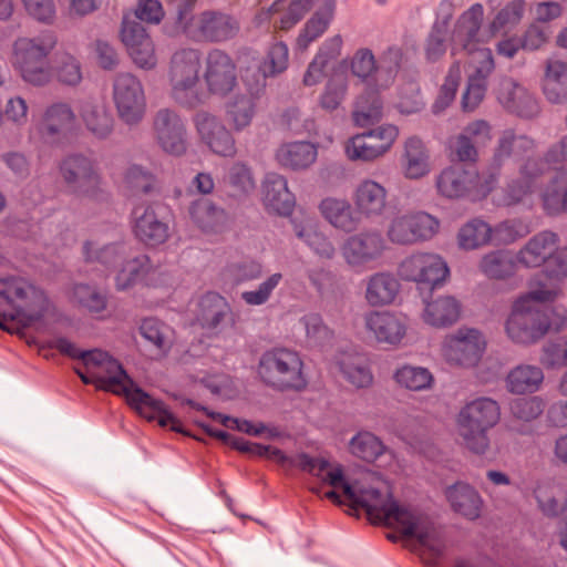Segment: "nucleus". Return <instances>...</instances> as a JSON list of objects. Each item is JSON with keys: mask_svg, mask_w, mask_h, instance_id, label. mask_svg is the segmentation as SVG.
I'll return each mask as SVG.
<instances>
[{"mask_svg": "<svg viewBox=\"0 0 567 567\" xmlns=\"http://www.w3.org/2000/svg\"><path fill=\"white\" fill-rule=\"evenodd\" d=\"M250 457L260 456L285 468L298 467L332 487L324 496L336 503L362 511L373 525L392 528L398 537L427 565H436L443 555V540L432 519L410 504L398 501L392 486L380 475L367 472L360 480L348 483L342 467L319 457L285 455L270 445L250 443Z\"/></svg>", "mask_w": 567, "mask_h": 567, "instance_id": "obj_1", "label": "nucleus"}, {"mask_svg": "<svg viewBox=\"0 0 567 567\" xmlns=\"http://www.w3.org/2000/svg\"><path fill=\"white\" fill-rule=\"evenodd\" d=\"M82 361L85 372L76 370L85 384H94L97 389L124 395L128 404L148 421H157L162 427L183 432L181 421L161 400L154 399L137 386L127 375L122 364L109 353L94 349L84 352Z\"/></svg>", "mask_w": 567, "mask_h": 567, "instance_id": "obj_2", "label": "nucleus"}, {"mask_svg": "<svg viewBox=\"0 0 567 567\" xmlns=\"http://www.w3.org/2000/svg\"><path fill=\"white\" fill-rule=\"evenodd\" d=\"M558 292L557 287L542 285L518 296L506 321L508 338L516 343L530 344L549 331L563 330L567 323V310L564 307L546 306Z\"/></svg>", "mask_w": 567, "mask_h": 567, "instance_id": "obj_3", "label": "nucleus"}, {"mask_svg": "<svg viewBox=\"0 0 567 567\" xmlns=\"http://www.w3.org/2000/svg\"><path fill=\"white\" fill-rule=\"evenodd\" d=\"M484 8L481 3L471 6L458 19L452 34V54L460 50L468 54V80L462 97L465 112L474 111L483 101L487 79L494 71L495 63L492 50L480 48L478 32L483 21Z\"/></svg>", "mask_w": 567, "mask_h": 567, "instance_id": "obj_4", "label": "nucleus"}, {"mask_svg": "<svg viewBox=\"0 0 567 567\" xmlns=\"http://www.w3.org/2000/svg\"><path fill=\"white\" fill-rule=\"evenodd\" d=\"M87 261H96L106 268H116L115 287L117 290H127L143 281L147 286L164 284L163 271L151 264L146 255L128 257L123 243L105 244L89 240L83 246Z\"/></svg>", "mask_w": 567, "mask_h": 567, "instance_id": "obj_5", "label": "nucleus"}, {"mask_svg": "<svg viewBox=\"0 0 567 567\" xmlns=\"http://www.w3.org/2000/svg\"><path fill=\"white\" fill-rule=\"evenodd\" d=\"M58 45V35L43 30L35 35H19L10 49V64L18 76L28 85L42 87L52 78L50 56Z\"/></svg>", "mask_w": 567, "mask_h": 567, "instance_id": "obj_6", "label": "nucleus"}, {"mask_svg": "<svg viewBox=\"0 0 567 567\" xmlns=\"http://www.w3.org/2000/svg\"><path fill=\"white\" fill-rule=\"evenodd\" d=\"M203 54L194 47H179L171 55L167 81L172 100L182 107L196 109L207 102L200 83Z\"/></svg>", "mask_w": 567, "mask_h": 567, "instance_id": "obj_7", "label": "nucleus"}, {"mask_svg": "<svg viewBox=\"0 0 567 567\" xmlns=\"http://www.w3.org/2000/svg\"><path fill=\"white\" fill-rule=\"evenodd\" d=\"M176 7L175 25L178 33L194 43H218L234 38L238 24L231 17L212 10L194 14L198 0H171Z\"/></svg>", "mask_w": 567, "mask_h": 567, "instance_id": "obj_8", "label": "nucleus"}, {"mask_svg": "<svg viewBox=\"0 0 567 567\" xmlns=\"http://www.w3.org/2000/svg\"><path fill=\"white\" fill-rule=\"evenodd\" d=\"M565 163H567V135L548 151L545 161L528 157L520 167L519 177L497 193L494 196V203L498 206L525 204L538 186V178L545 168L557 169Z\"/></svg>", "mask_w": 567, "mask_h": 567, "instance_id": "obj_9", "label": "nucleus"}, {"mask_svg": "<svg viewBox=\"0 0 567 567\" xmlns=\"http://www.w3.org/2000/svg\"><path fill=\"white\" fill-rule=\"evenodd\" d=\"M501 419V409L496 401L480 398L467 403L456 420L457 433L466 449L483 454L488 449V430Z\"/></svg>", "mask_w": 567, "mask_h": 567, "instance_id": "obj_10", "label": "nucleus"}, {"mask_svg": "<svg viewBox=\"0 0 567 567\" xmlns=\"http://www.w3.org/2000/svg\"><path fill=\"white\" fill-rule=\"evenodd\" d=\"M258 375L265 384L279 391H302L308 384L300 354L287 348L266 351L259 361Z\"/></svg>", "mask_w": 567, "mask_h": 567, "instance_id": "obj_11", "label": "nucleus"}, {"mask_svg": "<svg viewBox=\"0 0 567 567\" xmlns=\"http://www.w3.org/2000/svg\"><path fill=\"white\" fill-rule=\"evenodd\" d=\"M558 236L549 230L534 235L516 252L517 261L524 268H549L550 278L567 277V247L558 248Z\"/></svg>", "mask_w": 567, "mask_h": 567, "instance_id": "obj_12", "label": "nucleus"}, {"mask_svg": "<svg viewBox=\"0 0 567 567\" xmlns=\"http://www.w3.org/2000/svg\"><path fill=\"white\" fill-rule=\"evenodd\" d=\"M496 184L494 174L470 171L460 164L444 168L436 177L437 192L446 198L486 197Z\"/></svg>", "mask_w": 567, "mask_h": 567, "instance_id": "obj_13", "label": "nucleus"}, {"mask_svg": "<svg viewBox=\"0 0 567 567\" xmlns=\"http://www.w3.org/2000/svg\"><path fill=\"white\" fill-rule=\"evenodd\" d=\"M112 100L121 122L137 126L146 114V95L141 80L128 72L117 73L112 83Z\"/></svg>", "mask_w": 567, "mask_h": 567, "instance_id": "obj_14", "label": "nucleus"}, {"mask_svg": "<svg viewBox=\"0 0 567 567\" xmlns=\"http://www.w3.org/2000/svg\"><path fill=\"white\" fill-rule=\"evenodd\" d=\"M440 221L425 212L398 213L386 226V237L394 245L409 246L433 238Z\"/></svg>", "mask_w": 567, "mask_h": 567, "instance_id": "obj_15", "label": "nucleus"}, {"mask_svg": "<svg viewBox=\"0 0 567 567\" xmlns=\"http://www.w3.org/2000/svg\"><path fill=\"white\" fill-rule=\"evenodd\" d=\"M60 175L68 190L76 196H93L101 184L96 161L81 153L70 154L61 161Z\"/></svg>", "mask_w": 567, "mask_h": 567, "instance_id": "obj_16", "label": "nucleus"}, {"mask_svg": "<svg viewBox=\"0 0 567 567\" xmlns=\"http://www.w3.org/2000/svg\"><path fill=\"white\" fill-rule=\"evenodd\" d=\"M399 134V127L393 124L380 125L349 138L344 143V153L350 161H375L391 151Z\"/></svg>", "mask_w": 567, "mask_h": 567, "instance_id": "obj_17", "label": "nucleus"}, {"mask_svg": "<svg viewBox=\"0 0 567 567\" xmlns=\"http://www.w3.org/2000/svg\"><path fill=\"white\" fill-rule=\"evenodd\" d=\"M205 93L225 97L238 87V70L233 58L223 50L212 49L204 60Z\"/></svg>", "mask_w": 567, "mask_h": 567, "instance_id": "obj_18", "label": "nucleus"}, {"mask_svg": "<svg viewBox=\"0 0 567 567\" xmlns=\"http://www.w3.org/2000/svg\"><path fill=\"white\" fill-rule=\"evenodd\" d=\"M398 274L405 281L434 288L447 279L450 269L440 255L417 251L401 261Z\"/></svg>", "mask_w": 567, "mask_h": 567, "instance_id": "obj_19", "label": "nucleus"}, {"mask_svg": "<svg viewBox=\"0 0 567 567\" xmlns=\"http://www.w3.org/2000/svg\"><path fill=\"white\" fill-rule=\"evenodd\" d=\"M152 130L154 141L164 153L182 156L187 152L186 123L176 111L167 107L158 110L153 117Z\"/></svg>", "mask_w": 567, "mask_h": 567, "instance_id": "obj_20", "label": "nucleus"}, {"mask_svg": "<svg viewBox=\"0 0 567 567\" xmlns=\"http://www.w3.org/2000/svg\"><path fill=\"white\" fill-rule=\"evenodd\" d=\"M485 347V339L478 330L461 328L445 338L442 354L449 363L467 368L480 361Z\"/></svg>", "mask_w": 567, "mask_h": 567, "instance_id": "obj_21", "label": "nucleus"}, {"mask_svg": "<svg viewBox=\"0 0 567 567\" xmlns=\"http://www.w3.org/2000/svg\"><path fill=\"white\" fill-rule=\"evenodd\" d=\"M120 37L133 63L142 70H154L158 64L155 43L141 22L123 19Z\"/></svg>", "mask_w": 567, "mask_h": 567, "instance_id": "obj_22", "label": "nucleus"}, {"mask_svg": "<svg viewBox=\"0 0 567 567\" xmlns=\"http://www.w3.org/2000/svg\"><path fill=\"white\" fill-rule=\"evenodd\" d=\"M76 120V113L70 103L55 101L44 109L39 132L48 143L60 144L73 134Z\"/></svg>", "mask_w": 567, "mask_h": 567, "instance_id": "obj_23", "label": "nucleus"}, {"mask_svg": "<svg viewBox=\"0 0 567 567\" xmlns=\"http://www.w3.org/2000/svg\"><path fill=\"white\" fill-rule=\"evenodd\" d=\"M385 249L383 238L378 233H362L349 237L342 246L347 264L359 270L373 268Z\"/></svg>", "mask_w": 567, "mask_h": 567, "instance_id": "obj_24", "label": "nucleus"}, {"mask_svg": "<svg viewBox=\"0 0 567 567\" xmlns=\"http://www.w3.org/2000/svg\"><path fill=\"white\" fill-rule=\"evenodd\" d=\"M193 122L200 142L213 153L220 156H233L236 153L235 141L218 116L199 111Z\"/></svg>", "mask_w": 567, "mask_h": 567, "instance_id": "obj_25", "label": "nucleus"}, {"mask_svg": "<svg viewBox=\"0 0 567 567\" xmlns=\"http://www.w3.org/2000/svg\"><path fill=\"white\" fill-rule=\"evenodd\" d=\"M351 199L360 219L378 218L385 212L388 190L380 183L364 178L355 185Z\"/></svg>", "mask_w": 567, "mask_h": 567, "instance_id": "obj_26", "label": "nucleus"}, {"mask_svg": "<svg viewBox=\"0 0 567 567\" xmlns=\"http://www.w3.org/2000/svg\"><path fill=\"white\" fill-rule=\"evenodd\" d=\"M134 235L148 246H157L169 237V226L159 218L153 205H137L132 212Z\"/></svg>", "mask_w": 567, "mask_h": 567, "instance_id": "obj_27", "label": "nucleus"}, {"mask_svg": "<svg viewBox=\"0 0 567 567\" xmlns=\"http://www.w3.org/2000/svg\"><path fill=\"white\" fill-rule=\"evenodd\" d=\"M367 331L379 343L396 346L406 334V318L391 311H370L364 317Z\"/></svg>", "mask_w": 567, "mask_h": 567, "instance_id": "obj_28", "label": "nucleus"}, {"mask_svg": "<svg viewBox=\"0 0 567 567\" xmlns=\"http://www.w3.org/2000/svg\"><path fill=\"white\" fill-rule=\"evenodd\" d=\"M497 100L506 110L522 117H533L539 111L537 101L511 79H503L499 82Z\"/></svg>", "mask_w": 567, "mask_h": 567, "instance_id": "obj_29", "label": "nucleus"}, {"mask_svg": "<svg viewBox=\"0 0 567 567\" xmlns=\"http://www.w3.org/2000/svg\"><path fill=\"white\" fill-rule=\"evenodd\" d=\"M79 114L86 131L97 140H106L114 130V117L107 106L96 100L83 101Z\"/></svg>", "mask_w": 567, "mask_h": 567, "instance_id": "obj_30", "label": "nucleus"}, {"mask_svg": "<svg viewBox=\"0 0 567 567\" xmlns=\"http://www.w3.org/2000/svg\"><path fill=\"white\" fill-rule=\"evenodd\" d=\"M401 169L409 179H420L430 174V152L421 138L412 136L404 142Z\"/></svg>", "mask_w": 567, "mask_h": 567, "instance_id": "obj_31", "label": "nucleus"}, {"mask_svg": "<svg viewBox=\"0 0 567 567\" xmlns=\"http://www.w3.org/2000/svg\"><path fill=\"white\" fill-rule=\"evenodd\" d=\"M262 200L269 212L289 215L295 206V196L288 189L285 177L276 173L266 176L262 185Z\"/></svg>", "mask_w": 567, "mask_h": 567, "instance_id": "obj_32", "label": "nucleus"}, {"mask_svg": "<svg viewBox=\"0 0 567 567\" xmlns=\"http://www.w3.org/2000/svg\"><path fill=\"white\" fill-rule=\"evenodd\" d=\"M319 210L330 225L347 233L357 229L360 223L354 206L344 198L326 197L319 204Z\"/></svg>", "mask_w": 567, "mask_h": 567, "instance_id": "obj_33", "label": "nucleus"}, {"mask_svg": "<svg viewBox=\"0 0 567 567\" xmlns=\"http://www.w3.org/2000/svg\"><path fill=\"white\" fill-rule=\"evenodd\" d=\"M519 262L516 254L499 249L485 254L480 260L481 272L489 279L505 280L516 275Z\"/></svg>", "mask_w": 567, "mask_h": 567, "instance_id": "obj_34", "label": "nucleus"}, {"mask_svg": "<svg viewBox=\"0 0 567 567\" xmlns=\"http://www.w3.org/2000/svg\"><path fill=\"white\" fill-rule=\"evenodd\" d=\"M400 291L398 279L390 272H377L367 280L365 300L372 307L388 306L394 302Z\"/></svg>", "mask_w": 567, "mask_h": 567, "instance_id": "obj_35", "label": "nucleus"}, {"mask_svg": "<svg viewBox=\"0 0 567 567\" xmlns=\"http://www.w3.org/2000/svg\"><path fill=\"white\" fill-rule=\"evenodd\" d=\"M461 315L460 302L451 296H439L425 302L422 318L433 327H447L455 323Z\"/></svg>", "mask_w": 567, "mask_h": 567, "instance_id": "obj_36", "label": "nucleus"}, {"mask_svg": "<svg viewBox=\"0 0 567 567\" xmlns=\"http://www.w3.org/2000/svg\"><path fill=\"white\" fill-rule=\"evenodd\" d=\"M336 0H323L313 16L307 21L297 39V48L306 51L309 45L320 38L334 17Z\"/></svg>", "mask_w": 567, "mask_h": 567, "instance_id": "obj_37", "label": "nucleus"}, {"mask_svg": "<svg viewBox=\"0 0 567 567\" xmlns=\"http://www.w3.org/2000/svg\"><path fill=\"white\" fill-rule=\"evenodd\" d=\"M542 368L533 364H518L506 377V388L514 394H532L537 392L544 383Z\"/></svg>", "mask_w": 567, "mask_h": 567, "instance_id": "obj_38", "label": "nucleus"}, {"mask_svg": "<svg viewBox=\"0 0 567 567\" xmlns=\"http://www.w3.org/2000/svg\"><path fill=\"white\" fill-rule=\"evenodd\" d=\"M535 148V142L525 136L517 135L513 130H505L501 133L497 146L494 151L493 162L499 166L505 159L524 158Z\"/></svg>", "mask_w": 567, "mask_h": 567, "instance_id": "obj_39", "label": "nucleus"}, {"mask_svg": "<svg viewBox=\"0 0 567 567\" xmlns=\"http://www.w3.org/2000/svg\"><path fill=\"white\" fill-rule=\"evenodd\" d=\"M188 212L193 223L206 233L219 231L227 220L225 210L207 198L194 200Z\"/></svg>", "mask_w": 567, "mask_h": 567, "instance_id": "obj_40", "label": "nucleus"}, {"mask_svg": "<svg viewBox=\"0 0 567 567\" xmlns=\"http://www.w3.org/2000/svg\"><path fill=\"white\" fill-rule=\"evenodd\" d=\"M318 152L313 144L309 142H292L282 144L276 158L281 166L291 169L307 168L315 163Z\"/></svg>", "mask_w": 567, "mask_h": 567, "instance_id": "obj_41", "label": "nucleus"}, {"mask_svg": "<svg viewBox=\"0 0 567 567\" xmlns=\"http://www.w3.org/2000/svg\"><path fill=\"white\" fill-rule=\"evenodd\" d=\"M229 307L225 298L216 292L204 295L197 305L196 321L203 329L214 330L228 315Z\"/></svg>", "mask_w": 567, "mask_h": 567, "instance_id": "obj_42", "label": "nucleus"}, {"mask_svg": "<svg viewBox=\"0 0 567 567\" xmlns=\"http://www.w3.org/2000/svg\"><path fill=\"white\" fill-rule=\"evenodd\" d=\"M452 508L462 516L475 519L480 516L482 499L470 485L457 483L445 492Z\"/></svg>", "mask_w": 567, "mask_h": 567, "instance_id": "obj_43", "label": "nucleus"}, {"mask_svg": "<svg viewBox=\"0 0 567 567\" xmlns=\"http://www.w3.org/2000/svg\"><path fill=\"white\" fill-rule=\"evenodd\" d=\"M337 367L341 375L357 389L369 388L373 383L369 361L361 354H343Z\"/></svg>", "mask_w": 567, "mask_h": 567, "instance_id": "obj_44", "label": "nucleus"}, {"mask_svg": "<svg viewBox=\"0 0 567 567\" xmlns=\"http://www.w3.org/2000/svg\"><path fill=\"white\" fill-rule=\"evenodd\" d=\"M293 229L298 238L302 239L319 257L330 259L334 255V246L319 231L315 219L306 217L300 221L293 220Z\"/></svg>", "mask_w": 567, "mask_h": 567, "instance_id": "obj_45", "label": "nucleus"}, {"mask_svg": "<svg viewBox=\"0 0 567 567\" xmlns=\"http://www.w3.org/2000/svg\"><path fill=\"white\" fill-rule=\"evenodd\" d=\"M543 89L548 101L553 103L567 100V63L548 61Z\"/></svg>", "mask_w": 567, "mask_h": 567, "instance_id": "obj_46", "label": "nucleus"}, {"mask_svg": "<svg viewBox=\"0 0 567 567\" xmlns=\"http://www.w3.org/2000/svg\"><path fill=\"white\" fill-rule=\"evenodd\" d=\"M140 332L153 347L152 358H163L172 346V330L168 326L154 318L143 320Z\"/></svg>", "mask_w": 567, "mask_h": 567, "instance_id": "obj_47", "label": "nucleus"}, {"mask_svg": "<svg viewBox=\"0 0 567 567\" xmlns=\"http://www.w3.org/2000/svg\"><path fill=\"white\" fill-rule=\"evenodd\" d=\"M351 72L354 76L367 81L375 73V83L379 89H385L393 80L392 72L383 73L377 69L375 59L368 49L358 50L350 61Z\"/></svg>", "mask_w": 567, "mask_h": 567, "instance_id": "obj_48", "label": "nucleus"}, {"mask_svg": "<svg viewBox=\"0 0 567 567\" xmlns=\"http://www.w3.org/2000/svg\"><path fill=\"white\" fill-rule=\"evenodd\" d=\"M382 117V101L379 92L369 87L355 102L352 118L357 126L365 127Z\"/></svg>", "mask_w": 567, "mask_h": 567, "instance_id": "obj_49", "label": "nucleus"}, {"mask_svg": "<svg viewBox=\"0 0 567 567\" xmlns=\"http://www.w3.org/2000/svg\"><path fill=\"white\" fill-rule=\"evenodd\" d=\"M458 245L465 250H473L493 243L492 226L486 221L474 218L458 231Z\"/></svg>", "mask_w": 567, "mask_h": 567, "instance_id": "obj_50", "label": "nucleus"}, {"mask_svg": "<svg viewBox=\"0 0 567 567\" xmlns=\"http://www.w3.org/2000/svg\"><path fill=\"white\" fill-rule=\"evenodd\" d=\"M524 0H511L507 2L489 23L492 34L507 33L512 31L522 21L525 13Z\"/></svg>", "mask_w": 567, "mask_h": 567, "instance_id": "obj_51", "label": "nucleus"}, {"mask_svg": "<svg viewBox=\"0 0 567 567\" xmlns=\"http://www.w3.org/2000/svg\"><path fill=\"white\" fill-rule=\"evenodd\" d=\"M543 208L548 215L567 213V182L563 176L554 178L540 194Z\"/></svg>", "mask_w": 567, "mask_h": 567, "instance_id": "obj_52", "label": "nucleus"}, {"mask_svg": "<svg viewBox=\"0 0 567 567\" xmlns=\"http://www.w3.org/2000/svg\"><path fill=\"white\" fill-rule=\"evenodd\" d=\"M393 378L398 385L411 391L427 389L434 381L432 373L426 368L409 364L399 368Z\"/></svg>", "mask_w": 567, "mask_h": 567, "instance_id": "obj_53", "label": "nucleus"}, {"mask_svg": "<svg viewBox=\"0 0 567 567\" xmlns=\"http://www.w3.org/2000/svg\"><path fill=\"white\" fill-rule=\"evenodd\" d=\"M535 496L542 512L547 516H557L564 511L567 501L565 491L554 484L539 485L535 489Z\"/></svg>", "mask_w": 567, "mask_h": 567, "instance_id": "obj_54", "label": "nucleus"}, {"mask_svg": "<svg viewBox=\"0 0 567 567\" xmlns=\"http://www.w3.org/2000/svg\"><path fill=\"white\" fill-rule=\"evenodd\" d=\"M72 300L91 313L104 311L107 305L106 295L96 287L86 284H79L73 287Z\"/></svg>", "mask_w": 567, "mask_h": 567, "instance_id": "obj_55", "label": "nucleus"}, {"mask_svg": "<svg viewBox=\"0 0 567 567\" xmlns=\"http://www.w3.org/2000/svg\"><path fill=\"white\" fill-rule=\"evenodd\" d=\"M495 245H511L530 233V226L520 218L506 219L492 227Z\"/></svg>", "mask_w": 567, "mask_h": 567, "instance_id": "obj_56", "label": "nucleus"}, {"mask_svg": "<svg viewBox=\"0 0 567 567\" xmlns=\"http://www.w3.org/2000/svg\"><path fill=\"white\" fill-rule=\"evenodd\" d=\"M288 65V48L282 42L275 43L262 63L260 72L262 73V81H257L256 93L264 91L266 83L265 79L269 75H275L287 69Z\"/></svg>", "mask_w": 567, "mask_h": 567, "instance_id": "obj_57", "label": "nucleus"}, {"mask_svg": "<svg viewBox=\"0 0 567 567\" xmlns=\"http://www.w3.org/2000/svg\"><path fill=\"white\" fill-rule=\"evenodd\" d=\"M353 455L367 462L375 461L384 451L382 442L370 432H361L350 443Z\"/></svg>", "mask_w": 567, "mask_h": 567, "instance_id": "obj_58", "label": "nucleus"}, {"mask_svg": "<svg viewBox=\"0 0 567 567\" xmlns=\"http://www.w3.org/2000/svg\"><path fill=\"white\" fill-rule=\"evenodd\" d=\"M348 92L347 80L343 76L333 74L327 82L319 99V105L326 111L337 110L344 101Z\"/></svg>", "mask_w": 567, "mask_h": 567, "instance_id": "obj_59", "label": "nucleus"}, {"mask_svg": "<svg viewBox=\"0 0 567 567\" xmlns=\"http://www.w3.org/2000/svg\"><path fill=\"white\" fill-rule=\"evenodd\" d=\"M461 73L460 63H453L433 104L434 113L439 114L443 112L454 101L461 80Z\"/></svg>", "mask_w": 567, "mask_h": 567, "instance_id": "obj_60", "label": "nucleus"}, {"mask_svg": "<svg viewBox=\"0 0 567 567\" xmlns=\"http://www.w3.org/2000/svg\"><path fill=\"white\" fill-rule=\"evenodd\" d=\"M225 116L235 130H244L248 125V95L237 93L225 102Z\"/></svg>", "mask_w": 567, "mask_h": 567, "instance_id": "obj_61", "label": "nucleus"}, {"mask_svg": "<svg viewBox=\"0 0 567 567\" xmlns=\"http://www.w3.org/2000/svg\"><path fill=\"white\" fill-rule=\"evenodd\" d=\"M123 183L133 193H150L155 186V176L144 167L132 164L124 173Z\"/></svg>", "mask_w": 567, "mask_h": 567, "instance_id": "obj_62", "label": "nucleus"}, {"mask_svg": "<svg viewBox=\"0 0 567 567\" xmlns=\"http://www.w3.org/2000/svg\"><path fill=\"white\" fill-rule=\"evenodd\" d=\"M27 14L34 21L51 25L56 19L54 0H21Z\"/></svg>", "mask_w": 567, "mask_h": 567, "instance_id": "obj_63", "label": "nucleus"}, {"mask_svg": "<svg viewBox=\"0 0 567 567\" xmlns=\"http://www.w3.org/2000/svg\"><path fill=\"white\" fill-rule=\"evenodd\" d=\"M545 408V402L538 396L516 399L511 403L512 414L523 421L538 417Z\"/></svg>", "mask_w": 567, "mask_h": 567, "instance_id": "obj_64", "label": "nucleus"}]
</instances>
